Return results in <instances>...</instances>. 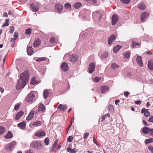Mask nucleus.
Wrapping results in <instances>:
<instances>
[{
	"instance_id": "f257e3e1",
	"label": "nucleus",
	"mask_w": 153,
	"mask_h": 153,
	"mask_svg": "<svg viewBox=\"0 0 153 153\" xmlns=\"http://www.w3.org/2000/svg\"><path fill=\"white\" fill-rule=\"evenodd\" d=\"M29 73L27 70H25L22 73L20 76V78L17 81L16 89H20L23 88L26 85V83L29 79Z\"/></svg>"
},
{
	"instance_id": "f03ea898",
	"label": "nucleus",
	"mask_w": 153,
	"mask_h": 153,
	"mask_svg": "<svg viewBox=\"0 0 153 153\" xmlns=\"http://www.w3.org/2000/svg\"><path fill=\"white\" fill-rule=\"evenodd\" d=\"M30 146L36 150H39L42 148V144L40 141L34 140L30 143Z\"/></svg>"
},
{
	"instance_id": "7ed1b4c3",
	"label": "nucleus",
	"mask_w": 153,
	"mask_h": 153,
	"mask_svg": "<svg viewBox=\"0 0 153 153\" xmlns=\"http://www.w3.org/2000/svg\"><path fill=\"white\" fill-rule=\"evenodd\" d=\"M36 94V92L31 91L27 96L25 98V100L28 102L35 100L36 99L35 97Z\"/></svg>"
},
{
	"instance_id": "20e7f679",
	"label": "nucleus",
	"mask_w": 153,
	"mask_h": 153,
	"mask_svg": "<svg viewBox=\"0 0 153 153\" xmlns=\"http://www.w3.org/2000/svg\"><path fill=\"white\" fill-rule=\"evenodd\" d=\"M16 144L15 141H12L6 146L5 147V149L8 151H11L13 149Z\"/></svg>"
},
{
	"instance_id": "39448f33",
	"label": "nucleus",
	"mask_w": 153,
	"mask_h": 153,
	"mask_svg": "<svg viewBox=\"0 0 153 153\" xmlns=\"http://www.w3.org/2000/svg\"><path fill=\"white\" fill-rule=\"evenodd\" d=\"M39 5L38 4L32 3L30 5V8L33 12H37L39 9Z\"/></svg>"
},
{
	"instance_id": "423d86ee",
	"label": "nucleus",
	"mask_w": 153,
	"mask_h": 153,
	"mask_svg": "<svg viewBox=\"0 0 153 153\" xmlns=\"http://www.w3.org/2000/svg\"><path fill=\"white\" fill-rule=\"evenodd\" d=\"M149 14L147 12H144L141 14V20L143 22H144L147 19L149 16Z\"/></svg>"
},
{
	"instance_id": "0eeeda50",
	"label": "nucleus",
	"mask_w": 153,
	"mask_h": 153,
	"mask_svg": "<svg viewBox=\"0 0 153 153\" xmlns=\"http://www.w3.org/2000/svg\"><path fill=\"white\" fill-rule=\"evenodd\" d=\"M95 65L94 63L93 62L90 63L89 65L88 71L90 73H92L95 69Z\"/></svg>"
},
{
	"instance_id": "6e6552de",
	"label": "nucleus",
	"mask_w": 153,
	"mask_h": 153,
	"mask_svg": "<svg viewBox=\"0 0 153 153\" xmlns=\"http://www.w3.org/2000/svg\"><path fill=\"white\" fill-rule=\"evenodd\" d=\"M93 16L94 17L100 21L102 18V15L100 12H93Z\"/></svg>"
},
{
	"instance_id": "1a4fd4ad",
	"label": "nucleus",
	"mask_w": 153,
	"mask_h": 153,
	"mask_svg": "<svg viewBox=\"0 0 153 153\" xmlns=\"http://www.w3.org/2000/svg\"><path fill=\"white\" fill-rule=\"evenodd\" d=\"M63 7L61 4H57L55 5V9L56 12L60 13L62 11Z\"/></svg>"
},
{
	"instance_id": "9d476101",
	"label": "nucleus",
	"mask_w": 153,
	"mask_h": 153,
	"mask_svg": "<svg viewBox=\"0 0 153 153\" xmlns=\"http://www.w3.org/2000/svg\"><path fill=\"white\" fill-rule=\"evenodd\" d=\"M68 64L66 62H63L61 65V68L62 70L64 71H67L68 69Z\"/></svg>"
},
{
	"instance_id": "9b49d317",
	"label": "nucleus",
	"mask_w": 153,
	"mask_h": 153,
	"mask_svg": "<svg viewBox=\"0 0 153 153\" xmlns=\"http://www.w3.org/2000/svg\"><path fill=\"white\" fill-rule=\"evenodd\" d=\"M118 19V16L117 15H114L112 17V25H115L117 22Z\"/></svg>"
},
{
	"instance_id": "f8f14e48",
	"label": "nucleus",
	"mask_w": 153,
	"mask_h": 153,
	"mask_svg": "<svg viewBox=\"0 0 153 153\" xmlns=\"http://www.w3.org/2000/svg\"><path fill=\"white\" fill-rule=\"evenodd\" d=\"M41 44V42L39 39H35L33 44V47L34 48L38 47Z\"/></svg>"
},
{
	"instance_id": "ddd939ff",
	"label": "nucleus",
	"mask_w": 153,
	"mask_h": 153,
	"mask_svg": "<svg viewBox=\"0 0 153 153\" xmlns=\"http://www.w3.org/2000/svg\"><path fill=\"white\" fill-rule=\"evenodd\" d=\"M153 131V129L152 128H149L147 127H144L142 129L143 132L145 134H147L148 133L150 134V132Z\"/></svg>"
},
{
	"instance_id": "4468645a",
	"label": "nucleus",
	"mask_w": 153,
	"mask_h": 153,
	"mask_svg": "<svg viewBox=\"0 0 153 153\" xmlns=\"http://www.w3.org/2000/svg\"><path fill=\"white\" fill-rule=\"evenodd\" d=\"M57 108L60 109L62 111H64L67 110V107L66 105H62V104H60L58 107Z\"/></svg>"
},
{
	"instance_id": "2eb2a0df",
	"label": "nucleus",
	"mask_w": 153,
	"mask_h": 153,
	"mask_svg": "<svg viewBox=\"0 0 153 153\" xmlns=\"http://www.w3.org/2000/svg\"><path fill=\"white\" fill-rule=\"evenodd\" d=\"M45 132L42 130H40L35 134V135L38 137L44 136L45 135Z\"/></svg>"
},
{
	"instance_id": "dca6fc26",
	"label": "nucleus",
	"mask_w": 153,
	"mask_h": 153,
	"mask_svg": "<svg viewBox=\"0 0 153 153\" xmlns=\"http://www.w3.org/2000/svg\"><path fill=\"white\" fill-rule=\"evenodd\" d=\"M148 109H146L144 108H143L141 110V113H144V115L146 117H149L150 115L149 112L148 111Z\"/></svg>"
},
{
	"instance_id": "f3484780",
	"label": "nucleus",
	"mask_w": 153,
	"mask_h": 153,
	"mask_svg": "<svg viewBox=\"0 0 153 153\" xmlns=\"http://www.w3.org/2000/svg\"><path fill=\"white\" fill-rule=\"evenodd\" d=\"M136 61L137 64L140 67H142L143 65V64L142 61V57L140 56H137L136 58Z\"/></svg>"
},
{
	"instance_id": "a211bd4d",
	"label": "nucleus",
	"mask_w": 153,
	"mask_h": 153,
	"mask_svg": "<svg viewBox=\"0 0 153 153\" xmlns=\"http://www.w3.org/2000/svg\"><path fill=\"white\" fill-rule=\"evenodd\" d=\"M115 39V36L114 35H111L108 38V44L109 45L112 44V42Z\"/></svg>"
},
{
	"instance_id": "6ab92c4d",
	"label": "nucleus",
	"mask_w": 153,
	"mask_h": 153,
	"mask_svg": "<svg viewBox=\"0 0 153 153\" xmlns=\"http://www.w3.org/2000/svg\"><path fill=\"white\" fill-rule=\"evenodd\" d=\"M27 52L28 55H31L33 53V51L31 46H28L27 48Z\"/></svg>"
},
{
	"instance_id": "aec40b11",
	"label": "nucleus",
	"mask_w": 153,
	"mask_h": 153,
	"mask_svg": "<svg viewBox=\"0 0 153 153\" xmlns=\"http://www.w3.org/2000/svg\"><path fill=\"white\" fill-rule=\"evenodd\" d=\"M26 125V124L25 122L23 121L18 124L17 125V126L20 129H23L25 128Z\"/></svg>"
},
{
	"instance_id": "412c9836",
	"label": "nucleus",
	"mask_w": 153,
	"mask_h": 153,
	"mask_svg": "<svg viewBox=\"0 0 153 153\" xmlns=\"http://www.w3.org/2000/svg\"><path fill=\"white\" fill-rule=\"evenodd\" d=\"M77 59V56L76 54H73L70 57V61L72 62L76 61Z\"/></svg>"
},
{
	"instance_id": "4be33fe9",
	"label": "nucleus",
	"mask_w": 153,
	"mask_h": 153,
	"mask_svg": "<svg viewBox=\"0 0 153 153\" xmlns=\"http://www.w3.org/2000/svg\"><path fill=\"white\" fill-rule=\"evenodd\" d=\"M138 7L140 10H144L146 8V6L143 3H139L138 5Z\"/></svg>"
},
{
	"instance_id": "5701e85b",
	"label": "nucleus",
	"mask_w": 153,
	"mask_h": 153,
	"mask_svg": "<svg viewBox=\"0 0 153 153\" xmlns=\"http://www.w3.org/2000/svg\"><path fill=\"white\" fill-rule=\"evenodd\" d=\"M108 90V88L107 86H104L101 87V91L102 93L104 94L107 92Z\"/></svg>"
},
{
	"instance_id": "b1692460",
	"label": "nucleus",
	"mask_w": 153,
	"mask_h": 153,
	"mask_svg": "<svg viewBox=\"0 0 153 153\" xmlns=\"http://www.w3.org/2000/svg\"><path fill=\"white\" fill-rule=\"evenodd\" d=\"M33 112L32 111H31L29 114L28 116L27 117L26 120L28 121L31 120L33 117Z\"/></svg>"
},
{
	"instance_id": "393cba45",
	"label": "nucleus",
	"mask_w": 153,
	"mask_h": 153,
	"mask_svg": "<svg viewBox=\"0 0 153 153\" xmlns=\"http://www.w3.org/2000/svg\"><path fill=\"white\" fill-rule=\"evenodd\" d=\"M23 114L24 113L23 111H21L17 113L15 117V119L17 120H18Z\"/></svg>"
},
{
	"instance_id": "a878e982",
	"label": "nucleus",
	"mask_w": 153,
	"mask_h": 153,
	"mask_svg": "<svg viewBox=\"0 0 153 153\" xmlns=\"http://www.w3.org/2000/svg\"><path fill=\"white\" fill-rule=\"evenodd\" d=\"M42 124V122L40 121H37L36 122H34L32 123V125L35 127L39 126L41 125Z\"/></svg>"
},
{
	"instance_id": "bb28decb",
	"label": "nucleus",
	"mask_w": 153,
	"mask_h": 153,
	"mask_svg": "<svg viewBox=\"0 0 153 153\" xmlns=\"http://www.w3.org/2000/svg\"><path fill=\"white\" fill-rule=\"evenodd\" d=\"M45 110V108L44 105L42 104H40L39 106L38 111H44Z\"/></svg>"
},
{
	"instance_id": "cd10ccee",
	"label": "nucleus",
	"mask_w": 153,
	"mask_h": 153,
	"mask_svg": "<svg viewBox=\"0 0 153 153\" xmlns=\"http://www.w3.org/2000/svg\"><path fill=\"white\" fill-rule=\"evenodd\" d=\"M148 68L151 70H153V62L152 61H149L148 63Z\"/></svg>"
},
{
	"instance_id": "c85d7f7f",
	"label": "nucleus",
	"mask_w": 153,
	"mask_h": 153,
	"mask_svg": "<svg viewBox=\"0 0 153 153\" xmlns=\"http://www.w3.org/2000/svg\"><path fill=\"white\" fill-rule=\"evenodd\" d=\"M13 136V135L11 132L9 131L7 135L4 136V137L6 139H9L12 138Z\"/></svg>"
},
{
	"instance_id": "c756f323",
	"label": "nucleus",
	"mask_w": 153,
	"mask_h": 153,
	"mask_svg": "<svg viewBox=\"0 0 153 153\" xmlns=\"http://www.w3.org/2000/svg\"><path fill=\"white\" fill-rule=\"evenodd\" d=\"M49 92L47 90L45 89L43 91L44 98L46 99L48 96Z\"/></svg>"
},
{
	"instance_id": "7c9ffc66",
	"label": "nucleus",
	"mask_w": 153,
	"mask_h": 153,
	"mask_svg": "<svg viewBox=\"0 0 153 153\" xmlns=\"http://www.w3.org/2000/svg\"><path fill=\"white\" fill-rule=\"evenodd\" d=\"M121 48V46L119 45H117L113 48V51L114 53L117 52Z\"/></svg>"
},
{
	"instance_id": "2f4dec72",
	"label": "nucleus",
	"mask_w": 153,
	"mask_h": 153,
	"mask_svg": "<svg viewBox=\"0 0 153 153\" xmlns=\"http://www.w3.org/2000/svg\"><path fill=\"white\" fill-rule=\"evenodd\" d=\"M111 68L114 69H116L120 67L117 65L115 63H112L111 65Z\"/></svg>"
},
{
	"instance_id": "473e14b6",
	"label": "nucleus",
	"mask_w": 153,
	"mask_h": 153,
	"mask_svg": "<svg viewBox=\"0 0 153 153\" xmlns=\"http://www.w3.org/2000/svg\"><path fill=\"white\" fill-rule=\"evenodd\" d=\"M137 45H138L140 46V43H137L136 42L133 40L132 42V48H134Z\"/></svg>"
},
{
	"instance_id": "72a5a7b5",
	"label": "nucleus",
	"mask_w": 153,
	"mask_h": 153,
	"mask_svg": "<svg viewBox=\"0 0 153 153\" xmlns=\"http://www.w3.org/2000/svg\"><path fill=\"white\" fill-rule=\"evenodd\" d=\"M64 6L65 8L68 10H70L71 9V5L70 4L66 3L65 4Z\"/></svg>"
},
{
	"instance_id": "f704fd0d",
	"label": "nucleus",
	"mask_w": 153,
	"mask_h": 153,
	"mask_svg": "<svg viewBox=\"0 0 153 153\" xmlns=\"http://www.w3.org/2000/svg\"><path fill=\"white\" fill-rule=\"evenodd\" d=\"M81 5L82 4L80 3L76 2L74 4V7L75 8L78 9L81 6Z\"/></svg>"
},
{
	"instance_id": "c9c22d12",
	"label": "nucleus",
	"mask_w": 153,
	"mask_h": 153,
	"mask_svg": "<svg viewBox=\"0 0 153 153\" xmlns=\"http://www.w3.org/2000/svg\"><path fill=\"white\" fill-rule=\"evenodd\" d=\"M145 143L147 144L153 142V138H149L146 139L145 141Z\"/></svg>"
},
{
	"instance_id": "e433bc0d",
	"label": "nucleus",
	"mask_w": 153,
	"mask_h": 153,
	"mask_svg": "<svg viewBox=\"0 0 153 153\" xmlns=\"http://www.w3.org/2000/svg\"><path fill=\"white\" fill-rule=\"evenodd\" d=\"M37 83L36 78L33 77L31 80L30 83L31 84L34 85Z\"/></svg>"
},
{
	"instance_id": "4c0bfd02",
	"label": "nucleus",
	"mask_w": 153,
	"mask_h": 153,
	"mask_svg": "<svg viewBox=\"0 0 153 153\" xmlns=\"http://www.w3.org/2000/svg\"><path fill=\"white\" fill-rule=\"evenodd\" d=\"M114 107L111 105H109L108 107V109L109 112H112L113 111Z\"/></svg>"
},
{
	"instance_id": "58836bf2",
	"label": "nucleus",
	"mask_w": 153,
	"mask_h": 153,
	"mask_svg": "<svg viewBox=\"0 0 153 153\" xmlns=\"http://www.w3.org/2000/svg\"><path fill=\"white\" fill-rule=\"evenodd\" d=\"M124 55L126 58L127 59L128 58L130 55V52L129 51H128L125 52L124 54Z\"/></svg>"
},
{
	"instance_id": "ea45409f",
	"label": "nucleus",
	"mask_w": 153,
	"mask_h": 153,
	"mask_svg": "<svg viewBox=\"0 0 153 153\" xmlns=\"http://www.w3.org/2000/svg\"><path fill=\"white\" fill-rule=\"evenodd\" d=\"M31 29L30 28H28L26 29L25 30L26 34L28 35H30L31 33Z\"/></svg>"
},
{
	"instance_id": "a19ab883",
	"label": "nucleus",
	"mask_w": 153,
	"mask_h": 153,
	"mask_svg": "<svg viewBox=\"0 0 153 153\" xmlns=\"http://www.w3.org/2000/svg\"><path fill=\"white\" fill-rule=\"evenodd\" d=\"M101 79L100 77H96L93 79V81L95 82H98L100 81Z\"/></svg>"
},
{
	"instance_id": "79ce46f5",
	"label": "nucleus",
	"mask_w": 153,
	"mask_h": 153,
	"mask_svg": "<svg viewBox=\"0 0 153 153\" xmlns=\"http://www.w3.org/2000/svg\"><path fill=\"white\" fill-rule=\"evenodd\" d=\"M5 131V128L3 126L0 127V134L3 133Z\"/></svg>"
},
{
	"instance_id": "37998d69",
	"label": "nucleus",
	"mask_w": 153,
	"mask_h": 153,
	"mask_svg": "<svg viewBox=\"0 0 153 153\" xmlns=\"http://www.w3.org/2000/svg\"><path fill=\"white\" fill-rule=\"evenodd\" d=\"M9 20L8 19H7L6 20V22L4 23L2 25V27H4L7 26H8L9 25Z\"/></svg>"
},
{
	"instance_id": "c03bdc74",
	"label": "nucleus",
	"mask_w": 153,
	"mask_h": 153,
	"mask_svg": "<svg viewBox=\"0 0 153 153\" xmlns=\"http://www.w3.org/2000/svg\"><path fill=\"white\" fill-rule=\"evenodd\" d=\"M10 27V30L9 31V33H13L14 30V27L11 26Z\"/></svg>"
},
{
	"instance_id": "a18cd8bd",
	"label": "nucleus",
	"mask_w": 153,
	"mask_h": 153,
	"mask_svg": "<svg viewBox=\"0 0 153 153\" xmlns=\"http://www.w3.org/2000/svg\"><path fill=\"white\" fill-rule=\"evenodd\" d=\"M46 59L45 57H42L37 59L36 61L37 62H40L41 61H45Z\"/></svg>"
},
{
	"instance_id": "49530a36",
	"label": "nucleus",
	"mask_w": 153,
	"mask_h": 153,
	"mask_svg": "<svg viewBox=\"0 0 153 153\" xmlns=\"http://www.w3.org/2000/svg\"><path fill=\"white\" fill-rule=\"evenodd\" d=\"M121 2L123 4H127L130 1V0H121Z\"/></svg>"
},
{
	"instance_id": "de8ad7c7",
	"label": "nucleus",
	"mask_w": 153,
	"mask_h": 153,
	"mask_svg": "<svg viewBox=\"0 0 153 153\" xmlns=\"http://www.w3.org/2000/svg\"><path fill=\"white\" fill-rule=\"evenodd\" d=\"M14 37V40H16L17 38L18 37V33L17 32H15L14 33V34L13 36Z\"/></svg>"
},
{
	"instance_id": "09e8293b",
	"label": "nucleus",
	"mask_w": 153,
	"mask_h": 153,
	"mask_svg": "<svg viewBox=\"0 0 153 153\" xmlns=\"http://www.w3.org/2000/svg\"><path fill=\"white\" fill-rule=\"evenodd\" d=\"M72 140L73 137L71 136H69L67 140L69 142H71L72 141Z\"/></svg>"
},
{
	"instance_id": "8fccbe9b",
	"label": "nucleus",
	"mask_w": 153,
	"mask_h": 153,
	"mask_svg": "<svg viewBox=\"0 0 153 153\" xmlns=\"http://www.w3.org/2000/svg\"><path fill=\"white\" fill-rule=\"evenodd\" d=\"M44 142L46 145H48L49 143V140L48 138H46L45 139Z\"/></svg>"
},
{
	"instance_id": "3c124183",
	"label": "nucleus",
	"mask_w": 153,
	"mask_h": 153,
	"mask_svg": "<svg viewBox=\"0 0 153 153\" xmlns=\"http://www.w3.org/2000/svg\"><path fill=\"white\" fill-rule=\"evenodd\" d=\"M89 134V133L88 132H86L84 134V137H83L84 139H87L88 138Z\"/></svg>"
},
{
	"instance_id": "603ef678",
	"label": "nucleus",
	"mask_w": 153,
	"mask_h": 153,
	"mask_svg": "<svg viewBox=\"0 0 153 153\" xmlns=\"http://www.w3.org/2000/svg\"><path fill=\"white\" fill-rule=\"evenodd\" d=\"M50 41L52 43H54L55 42V38L54 37H51L50 40Z\"/></svg>"
},
{
	"instance_id": "864d4df0",
	"label": "nucleus",
	"mask_w": 153,
	"mask_h": 153,
	"mask_svg": "<svg viewBox=\"0 0 153 153\" xmlns=\"http://www.w3.org/2000/svg\"><path fill=\"white\" fill-rule=\"evenodd\" d=\"M20 106V104H18L16 105L14 107V109L16 110H17L19 108V107Z\"/></svg>"
},
{
	"instance_id": "5fc2aeb1",
	"label": "nucleus",
	"mask_w": 153,
	"mask_h": 153,
	"mask_svg": "<svg viewBox=\"0 0 153 153\" xmlns=\"http://www.w3.org/2000/svg\"><path fill=\"white\" fill-rule=\"evenodd\" d=\"M130 94L129 93L128 91H126L124 93V95L126 97H127Z\"/></svg>"
},
{
	"instance_id": "6e6d98bb",
	"label": "nucleus",
	"mask_w": 153,
	"mask_h": 153,
	"mask_svg": "<svg viewBox=\"0 0 153 153\" xmlns=\"http://www.w3.org/2000/svg\"><path fill=\"white\" fill-rule=\"evenodd\" d=\"M108 56V54L107 53H104L102 56V58H105Z\"/></svg>"
},
{
	"instance_id": "4d7b16f0",
	"label": "nucleus",
	"mask_w": 153,
	"mask_h": 153,
	"mask_svg": "<svg viewBox=\"0 0 153 153\" xmlns=\"http://www.w3.org/2000/svg\"><path fill=\"white\" fill-rule=\"evenodd\" d=\"M148 121L151 123H153V116H152L149 118Z\"/></svg>"
},
{
	"instance_id": "13d9d810",
	"label": "nucleus",
	"mask_w": 153,
	"mask_h": 153,
	"mask_svg": "<svg viewBox=\"0 0 153 153\" xmlns=\"http://www.w3.org/2000/svg\"><path fill=\"white\" fill-rule=\"evenodd\" d=\"M141 103V102L140 100L136 101H135V104H138L139 105H140V104Z\"/></svg>"
},
{
	"instance_id": "bf43d9fd",
	"label": "nucleus",
	"mask_w": 153,
	"mask_h": 153,
	"mask_svg": "<svg viewBox=\"0 0 153 153\" xmlns=\"http://www.w3.org/2000/svg\"><path fill=\"white\" fill-rule=\"evenodd\" d=\"M143 123L145 126H149L148 125V124L144 120H143Z\"/></svg>"
},
{
	"instance_id": "052dcab7",
	"label": "nucleus",
	"mask_w": 153,
	"mask_h": 153,
	"mask_svg": "<svg viewBox=\"0 0 153 153\" xmlns=\"http://www.w3.org/2000/svg\"><path fill=\"white\" fill-rule=\"evenodd\" d=\"M26 153H34V152L33 151L29 150L27 151L26 152Z\"/></svg>"
},
{
	"instance_id": "680f3d73",
	"label": "nucleus",
	"mask_w": 153,
	"mask_h": 153,
	"mask_svg": "<svg viewBox=\"0 0 153 153\" xmlns=\"http://www.w3.org/2000/svg\"><path fill=\"white\" fill-rule=\"evenodd\" d=\"M105 117H106V115H104L102 116V120L101 121L102 122L105 119Z\"/></svg>"
},
{
	"instance_id": "e2e57ef3",
	"label": "nucleus",
	"mask_w": 153,
	"mask_h": 153,
	"mask_svg": "<svg viewBox=\"0 0 153 153\" xmlns=\"http://www.w3.org/2000/svg\"><path fill=\"white\" fill-rule=\"evenodd\" d=\"M70 152L72 153H75L76 152L74 149H71Z\"/></svg>"
},
{
	"instance_id": "0e129e2a",
	"label": "nucleus",
	"mask_w": 153,
	"mask_h": 153,
	"mask_svg": "<svg viewBox=\"0 0 153 153\" xmlns=\"http://www.w3.org/2000/svg\"><path fill=\"white\" fill-rule=\"evenodd\" d=\"M120 101L119 100H117L115 101V104L116 105H117L118 103H119Z\"/></svg>"
},
{
	"instance_id": "69168bd1",
	"label": "nucleus",
	"mask_w": 153,
	"mask_h": 153,
	"mask_svg": "<svg viewBox=\"0 0 153 153\" xmlns=\"http://www.w3.org/2000/svg\"><path fill=\"white\" fill-rule=\"evenodd\" d=\"M91 1L92 2L93 4L97 3V1L96 0H91Z\"/></svg>"
},
{
	"instance_id": "338daca9",
	"label": "nucleus",
	"mask_w": 153,
	"mask_h": 153,
	"mask_svg": "<svg viewBox=\"0 0 153 153\" xmlns=\"http://www.w3.org/2000/svg\"><path fill=\"white\" fill-rule=\"evenodd\" d=\"M150 150L153 153V147H150L149 148Z\"/></svg>"
},
{
	"instance_id": "774afa93",
	"label": "nucleus",
	"mask_w": 153,
	"mask_h": 153,
	"mask_svg": "<svg viewBox=\"0 0 153 153\" xmlns=\"http://www.w3.org/2000/svg\"><path fill=\"white\" fill-rule=\"evenodd\" d=\"M3 16L4 17H7L8 16V15L6 12L4 13Z\"/></svg>"
}]
</instances>
